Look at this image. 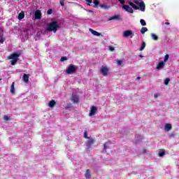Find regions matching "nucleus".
I'll return each instance as SVG.
<instances>
[{
    "label": "nucleus",
    "mask_w": 179,
    "mask_h": 179,
    "mask_svg": "<svg viewBox=\"0 0 179 179\" xmlns=\"http://www.w3.org/2000/svg\"><path fill=\"white\" fill-rule=\"evenodd\" d=\"M3 119L5 120V121H9V120H10V118L8 115H4Z\"/></svg>",
    "instance_id": "nucleus-39"
},
{
    "label": "nucleus",
    "mask_w": 179,
    "mask_h": 179,
    "mask_svg": "<svg viewBox=\"0 0 179 179\" xmlns=\"http://www.w3.org/2000/svg\"><path fill=\"white\" fill-rule=\"evenodd\" d=\"M145 47H146V43H145V41H143L141 43V48L139 49V51H143Z\"/></svg>",
    "instance_id": "nucleus-21"
},
{
    "label": "nucleus",
    "mask_w": 179,
    "mask_h": 179,
    "mask_svg": "<svg viewBox=\"0 0 179 179\" xmlns=\"http://www.w3.org/2000/svg\"><path fill=\"white\" fill-rule=\"evenodd\" d=\"M100 72L103 76L108 75V68L107 66H101Z\"/></svg>",
    "instance_id": "nucleus-6"
},
{
    "label": "nucleus",
    "mask_w": 179,
    "mask_h": 179,
    "mask_svg": "<svg viewBox=\"0 0 179 179\" xmlns=\"http://www.w3.org/2000/svg\"><path fill=\"white\" fill-rule=\"evenodd\" d=\"M159 96H160V94H159V93H155V94H154L155 99H157V97H159Z\"/></svg>",
    "instance_id": "nucleus-42"
},
{
    "label": "nucleus",
    "mask_w": 179,
    "mask_h": 179,
    "mask_svg": "<svg viewBox=\"0 0 179 179\" xmlns=\"http://www.w3.org/2000/svg\"><path fill=\"white\" fill-rule=\"evenodd\" d=\"M22 79L24 83H29V76L27 74H24L22 76Z\"/></svg>",
    "instance_id": "nucleus-17"
},
{
    "label": "nucleus",
    "mask_w": 179,
    "mask_h": 179,
    "mask_svg": "<svg viewBox=\"0 0 179 179\" xmlns=\"http://www.w3.org/2000/svg\"><path fill=\"white\" fill-rule=\"evenodd\" d=\"M165 86H167V85H169V83H170V78H166L164 80V82Z\"/></svg>",
    "instance_id": "nucleus-29"
},
{
    "label": "nucleus",
    "mask_w": 179,
    "mask_h": 179,
    "mask_svg": "<svg viewBox=\"0 0 179 179\" xmlns=\"http://www.w3.org/2000/svg\"><path fill=\"white\" fill-rule=\"evenodd\" d=\"M94 8H98L99 6H100V2L99 1V0H94Z\"/></svg>",
    "instance_id": "nucleus-24"
},
{
    "label": "nucleus",
    "mask_w": 179,
    "mask_h": 179,
    "mask_svg": "<svg viewBox=\"0 0 179 179\" xmlns=\"http://www.w3.org/2000/svg\"><path fill=\"white\" fill-rule=\"evenodd\" d=\"M108 143H105L103 144V152H107V149L108 148V147L107 146Z\"/></svg>",
    "instance_id": "nucleus-35"
},
{
    "label": "nucleus",
    "mask_w": 179,
    "mask_h": 179,
    "mask_svg": "<svg viewBox=\"0 0 179 179\" xmlns=\"http://www.w3.org/2000/svg\"><path fill=\"white\" fill-rule=\"evenodd\" d=\"M171 128H172V126H171V124L166 123L165 124V127H164L165 131H170L171 129Z\"/></svg>",
    "instance_id": "nucleus-19"
},
{
    "label": "nucleus",
    "mask_w": 179,
    "mask_h": 179,
    "mask_svg": "<svg viewBox=\"0 0 179 179\" xmlns=\"http://www.w3.org/2000/svg\"><path fill=\"white\" fill-rule=\"evenodd\" d=\"M151 37L155 41H157V40H159V36L155 34H151Z\"/></svg>",
    "instance_id": "nucleus-23"
},
{
    "label": "nucleus",
    "mask_w": 179,
    "mask_h": 179,
    "mask_svg": "<svg viewBox=\"0 0 179 179\" xmlns=\"http://www.w3.org/2000/svg\"><path fill=\"white\" fill-rule=\"evenodd\" d=\"M174 136H175L174 134H169L170 138H174Z\"/></svg>",
    "instance_id": "nucleus-45"
},
{
    "label": "nucleus",
    "mask_w": 179,
    "mask_h": 179,
    "mask_svg": "<svg viewBox=\"0 0 179 179\" xmlns=\"http://www.w3.org/2000/svg\"><path fill=\"white\" fill-rule=\"evenodd\" d=\"M138 57H139L140 58H143V55H139Z\"/></svg>",
    "instance_id": "nucleus-47"
},
{
    "label": "nucleus",
    "mask_w": 179,
    "mask_h": 179,
    "mask_svg": "<svg viewBox=\"0 0 179 179\" xmlns=\"http://www.w3.org/2000/svg\"><path fill=\"white\" fill-rule=\"evenodd\" d=\"M71 101H73V103H79V96L76 94L72 95Z\"/></svg>",
    "instance_id": "nucleus-13"
},
{
    "label": "nucleus",
    "mask_w": 179,
    "mask_h": 179,
    "mask_svg": "<svg viewBox=\"0 0 179 179\" xmlns=\"http://www.w3.org/2000/svg\"><path fill=\"white\" fill-rule=\"evenodd\" d=\"M123 37L132 38L134 37V33L131 30H126L123 32Z\"/></svg>",
    "instance_id": "nucleus-5"
},
{
    "label": "nucleus",
    "mask_w": 179,
    "mask_h": 179,
    "mask_svg": "<svg viewBox=\"0 0 179 179\" xmlns=\"http://www.w3.org/2000/svg\"><path fill=\"white\" fill-rule=\"evenodd\" d=\"M87 3H92V0H85Z\"/></svg>",
    "instance_id": "nucleus-46"
},
{
    "label": "nucleus",
    "mask_w": 179,
    "mask_h": 179,
    "mask_svg": "<svg viewBox=\"0 0 179 179\" xmlns=\"http://www.w3.org/2000/svg\"><path fill=\"white\" fill-rule=\"evenodd\" d=\"M4 42H5V38H3V36H0V43H1V44H3Z\"/></svg>",
    "instance_id": "nucleus-34"
},
{
    "label": "nucleus",
    "mask_w": 179,
    "mask_h": 179,
    "mask_svg": "<svg viewBox=\"0 0 179 179\" xmlns=\"http://www.w3.org/2000/svg\"><path fill=\"white\" fill-rule=\"evenodd\" d=\"M3 36V28L0 27V36Z\"/></svg>",
    "instance_id": "nucleus-40"
},
{
    "label": "nucleus",
    "mask_w": 179,
    "mask_h": 179,
    "mask_svg": "<svg viewBox=\"0 0 179 179\" xmlns=\"http://www.w3.org/2000/svg\"><path fill=\"white\" fill-rule=\"evenodd\" d=\"M61 6H65V0H59Z\"/></svg>",
    "instance_id": "nucleus-36"
},
{
    "label": "nucleus",
    "mask_w": 179,
    "mask_h": 179,
    "mask_svg": "<svg viewBox=\"0 0 179 179\" xmlns=\"http://www.w3.org/2000/svg\"><path fill=\"white\" fill-rule=\"evenodd\" d=\"M72 103H68L66 106H65V109L66 110H69V108H72Z\"/></svg>",
    "instance_id": "nucleus-32"
},
{
    "label": "nucleus",
    "mask_w": 179,
    "mask_h": 179,
    "mask_svg": "<svg viewBox=\"0 0 179 179\" xmlns=\"http://www.w3.org/2000/svg\"><path fill=\"white\" fill-rule=\"evenodd\" d=\"M124 62V60H117V64L118 66H121L122 65V63Z\"/></svg>",
    "instance_id": "nucleus-31"
},
{
    "label": "nucleus",
    "mask_w": 179,
    "mask_h": 179,
    "mask_svg": "<svg viewBox=\"0 0 179 179\" xmlns=\"http://www.w3.org/2000/svg\"><path fill=\"white\" fill-rule=\"evenodd\" d=\"M148 31V29L146 27H142L141 29V34H145Z\"/></svg>",
    "instance_id": "nucleus-27"
},
{
    "label": "nucleus",
    "mask_w": 179,
    "mask_h": 179,
    "mask_svg": "<svg viewBox=\"0 0 179 179\" xmlns=\"http://www.w3.org/2000/svg\"><path fill=\"white\" fill-rule=\"evenodd\" d=\"M122 9H123L126 12H128V13H134V9L127 4H124L122 6Z\"/></svg>",
    "instance_id": "nucleus-4"
},
{
    "label": "nucleus",
    "mask_w": 179,
    "mask_h": 179,
    "mask_svg": "<svg viewBox=\"0 0 179 179\" xmlns=\"http://www.w3.org/2000/svg\"><path fill=\"white\" fill-rule=\"evenodd\" d=\"M67 60H68V57H62L61 59H60V61L62 62H64V61H67Z\"/></svg>",
    "instance_id": "nucleus-37"
},
{
    "label": "nucleus",
    "mask_w": 179,
    "mask_h": 179,
    "mask_svg": "<svg viewBox=\"0 0 179 179\" xmlns=\"http://www.w3.org/2000/svg\"><path fill=\"white\" fill-rule=\"evenodd\" d=\"M57 104V102H55L54 100H51L49 101L48 106V107H50V108H52L55 107V106Z\"/></svg>",
    "instance_id": "nucleus-15"
},
{
    "label": "nucleus",
    "mask_w": 179,
    "mask_h": 179,
    "mask_svg": "<svg viewBox=\"0 0 179 179\" xmlns=\"http://www.w3.org/2000/svg\"><path fill=\"white\" fill-rule=\"evenodd\" d=\"M85 177L87 179H90L92 177V175L90 174V169H87L86 173L85 174Z\"/></svg>",
    "instance_id": "nucleus-16"
},
{
    "label": "nucleus",
    "mask_w": 179,
    "mask_h": 179,
    "mask_svg": "<svg viewBox=\"0 0 179 179\" xmlns=\"http://www.w3.org/2000/svg\"><path fill=\"white\" fill-rule=\"evenodd\" d=\"M119 2H120L122 5H124V3H125V0H120Z\"/></svg>",
    "instance_id": "nucleus-44"
},
{
    "label": "nucleus",
    "mask_w": 179,
    "mask_h": 179,
    "mask_svg": "<svg viewBox=\"0 0 179 179\" xmlns=\"http://www.w3.org/2000/svg\"><path fill=\"white\" fill-rule=\"evenodd\" d=\"M141 141H142V136H137L136 140V145H138V143H139V142H141Z\"/></svg>",
    "instance_id": "nucleus-25"
},
{
    "label": "nucleus",
    "mask_w": 179,
    "mask_h": 179,
    "mask_svg": "<svg viewBox=\"0 0 179 179\" xmlns=\"http://www.w3.org/2000/svg\"><path fill=\"white\" fill-rule=\"evenodd\" d=\"M108 22L111 21V20H121V15H115L112 17H110V18H108Z\"/></svg>",
    "instance_id": "nucleus-11"
},
{
    "label": "nucleus",
    "mask_w": 179,
    "mask_h": 179,
    "mask_svg": "<svg viewBox=\"0 0 179 179\" xmlns=\"http://www.w3.org/2000/svg\"><path fill=\"white\" fill-rule=\"evenodd\" d=\"M34 19L36 20H40V19H41V11L40 10H36L35 11Z\"/></svg>",
    "instance_id": "nucleus-9"
},
{
    "label": "nucleus",
    "mask_w": 179,
    "mask_h": 179,
    "mask_svg": "<svg viewBox=\"0 0 179 179\" xmlns=\"http://www.w3.org/2000/svg\"><path fill=\"white\" fill-rule=\"evenodd\" d=\"M10 93L11 94H15V83H12L11 84Z\"/></svg>",
    "instance_id": "nucleus-22"
},
{
    "label": "nucleus",
    "mask_w": 179,
    "mask_h": 179,
    "mask_svg": "<svg viewBox=\"0 0 179 179\" xmlns=\"http://www.w3.org/2000/svg\"><path fill=\"white\" fill-rule=\"evenodd\" d=\"M169 58H170V55H166L164 59V62H167V61H169Z\"/></svg>",
    "instance_id": "nucleus-33"
},
{
    "label": "nucleus",
    "mask_w": 179,
    "mask_h": 179,
    "mask_svg": "<svg viewBox=\"0 0 179 179\" xmlns=\"http://www.w3.org/2000/svg\"><path fill=\"white\" fill-rule=\"evenodd\" d=\"M78 70V66H75L73 64H70L66 71V73L68 75H72V73H75L76 72V71Z\"/></svg>",
    "instance_id": "nucleus-3"
},
{
    "label": "nucleus",
    "mask_w": 179,
    "mask_h": 179,
    "mask_svg": "<svg viewBox=\"0 0 179 179\" xmlns=\"http://www.w3.org/2000/svg\"><path fill=\"white\" fill-rule=\"evenodd\" d=\"M143 153L145 155V153H146V150H143Z\"/></svg>",
    "instance_id": "nucleus-49"
},
{
    "label": "nucleus",
    "mask_w": 179,
    "mask_h": 179,
    "mask_svg": "<svg viewBox=\"0 0 179 179\" xmlns=\"http://www.w3.org/2000/svg\"><path fill=\"white\" fill-rule=\"evenodd\" d=\"M22 19H24V13L21 12L18 14V20H22Z\"/></svg>",
    "instance_id": "nucleus-20"
},
{
    "label": "nucleus",
    "mask_w": 179,
    "mask_h": 179,
    "mask_svg": "<svg viewBox=\"0 0 179 179\" xmlns=\"http://www.w3.org/2000/svg\"><path fill=\"white\" fill-rule=\"evenodd\" d=\"M115 48H114V47H113V46H109V51L113 52V51H115Z\"/></svg>",
    "instance_id": "nucleus-41"
},
{
    "label": "nucleus",
    "mask_w": 179,
    "mask_h": 179,
    "mask_svg": "<svg viewBox=\"0 0 179 179\" xmlns=\"http://www.w3.org/2000/svg\"><path fill=\"white\" fill-rule=\"evenodd\" d=\"M99 6L101 9H105V10H108V9H110V6L106 4H99Z\"/></svg>",
    "instance_id": "nucleus-18"
},
{
    "label": "nucleus",
    "mask_w": 179,
    "mask_h": 179,
    "mask_svg": "<svg viewBox=\"0 0 179 179\" xmlns=\"http://www.w3.org/2000/svg\"><path fill=\"white\" fill-rule=\"evenodd\" d=\"M158 155L159 157H163L166 155V152L164 150L159 151Z\"/></svg>",
    "instance_id": "nucleus-26"
},
{
    "label": "nucleus",
    "mask_w": 179,
    "mask_h": 179,
    "mask_svg": "<svg viewBox=\"0 0 179 179\" xmlns=\"http://www.w3.org/2000/svg\"><path fill=\"white\" fill-rule=\"evenodd\" d=\"M134 3L131 1H128V4L135 9V10H141V12H145V9H146V6L145 5V2L143 1H139L138 0H134Z\"/></svg>",
    "instance_id": "nucleus-2"
},
{
    "label": "nucleus",
    "mask_w": 179,
    "mask_h": 179,
    "mask_svg": "<svg viewBox=\"0 0 179 179\" xmlns=\"http://www.w3.org/2000/svg\"><path fill=\"white\" fill-rule=\"evenodd\" d=\"M97 113V106H92L90 108V111L89 113V117H93Z\"/></svg>",
    "instance_id": "nucleus-8"
},
{
    "label": "nucleus",
    "mask_w": 179,
    "mask_h": 179,
    "mask_svg": "<svg viewBox=\"0 0 179 179\" xmlns=\"http://www.w3.org/2000/svg\"><path fill=\"white\" fill-rule=\"evenodd\" d=\"M164 66V62L162 61L159 62V64L157 65V69L160 70L162 69Z\"/></svg>",
    "instance_id": "nucleus-14"
},
{
    "label": "nucleus",
    "mask_w": 179,
    "mask_h": 179,
    "mask_svg": "<svg viewBox=\"0 0 179 179\" xmlns=\"http://www.w3.org/2000/svg\"><path fill=\"white\" fill-rule=\"evenodd\" d=\"M141 79V77H137V80H139Z\"/></svg>",
    "instance_id": "nucleus-50"
},
{
    "label": "nucleus",
    "mask_w": 179,
    "mask_h": 179,
    "mask_svg": "<svg viewBox=\"0 0 179 179\" xmlns=\"http://www.w3.org/2000/svg\"><path fill=\"white\" fill-rule=\"evenodd\" d=\"M61 28V20H52L46 27V31L51 33H57Z\"/></svg>",
    "instance_id": "nucleus-1"
},
{
    "label": "nucleus",
    "mask_w": 179,
    "mask_h": 179,
    "mask_svg": "<svg viewBox=\"0 0 179 179\" xmlns=\"http://www.w3.org/2000/svg\"><path fill=\"white\" fill-rule=\"evenodd\" d=\"M93 143H94V139L88 138V141H87V144H86L87 149L88 150H89V149H90V148H92V145H93Z\"/></svg>",
    "instance_id": "nucleus-10"
},
{
    "label": "nucleus",
    "mask_w": 179,
    "mask_h": 179,
    "mask_svg": "<svg viewBox=\"0 0 179 179\" xmlns=\"http://www.w3.org/2000/svg\"><path fill=\"white\" fill-rule=\"evenodd\" d=\"M17 62V61L16 60H13L11 61V65H16V63Z\"/></svg>",
    "instance_id": "nucleus-43"
},
{
    "label": "nucleus",
    "mask_w": 179,
    "mask_h": 179,
    "mask_svg": "<svg viewBox=\"0 0 179 179\" xmlns=\"http://www.w3.org/2000/svg\"><path fill=\"white\" fill-rule=\"evenodd\" d=\"M53 12H54V10H52V8H50L47 10V15H52Z\"/></svg>",
    "instance_id": "nucleus-30"
},
{
    "label": "nucleus",
    "mask_w": 179,
    "mask_h": 179,
    "mask_svg": "<svg viewBox=\"0 0 179 179\" xmlns=\"http://www.w3.org/2000/svg\"><path fill=\"white\" fill-rule=\"evenodd\" d=\"M19 57H20V53L14 52L9 56V59H13V61H19Z\"/></svg>",
    "instance_id": "nucleus-7"
},
{
    "label": "nucleus",
    "mask_w": 179,
    "mask_h": 179,
    "mask_svg": "<svg viewBox=\"0 0 179 179\" xmlns=\"http://www.w3.org/2000/svg\"><path fill=\"white\" fill-rule=\"evenodd\" d=\"M90 31L93 34V36H96L97 37H99V36H101V34L100 32H97L96 31L92 29V28H90Z\"/></svg>",
    "instance_id": "nucleus-12"
},
{
    "label": "nucleus",
    "mask_w": 179,
    "mask_h": 179,
    "mask_svg": "<svg viewBox=\"0 0 179 179\" xmlns=\"http://www.w3.org/2000/svg\"><path fill=\"white\" fill-rule=\"evenodd\" d=\"M140 23H141V26H146V21H145V20H143V19H141L140 20Z\"/></svg>",
    "instance_id": "nucleus-28"
},
{
    "label": "nucleus",
    "mask_w": 179,
    "mask_h": 179,
    "mask_svg": "<svg viewBox=\"0 0 179 179\" xmlns=\"http://www.w3.org/2000/svg\"><path fill=\"white\" fill-rule=\"evenodd\" d=\"M138 1H142V0H138Z\"/></svg>",
    "instance_id": "nucleus-51"
},
{
    "label": "nucleus",
    "mask_w": 179,
    "mask_h": 179,
    "mask_svg": "<svg viewBox=\"0 0 179 179\" xmlns=\"http://www.w3.org/2000/svg\"><path fill=\"white\" fill-rule=\"evenodd\" d=\"M84 138H85V139H90V138L87 136V131H86L84 132Z\"/></svg>",
    "instance_id": "nucleus-38"
},
{
    "label": "nucleus",
    "mask_w": 179,
    "mask_h": 179,
    "mask_svg": "<svg viewBox=\"0 0 179 179\" xmlns=\"http://www.w3.org/2000/svg\"><path fill=\"white\" fill-rule=\"evenodd\" d=\"M165 24H166V26H169L170 24V22H165Z\"/></svg>",
    "instance_id": "nucleus-48"
}]
</instances>
